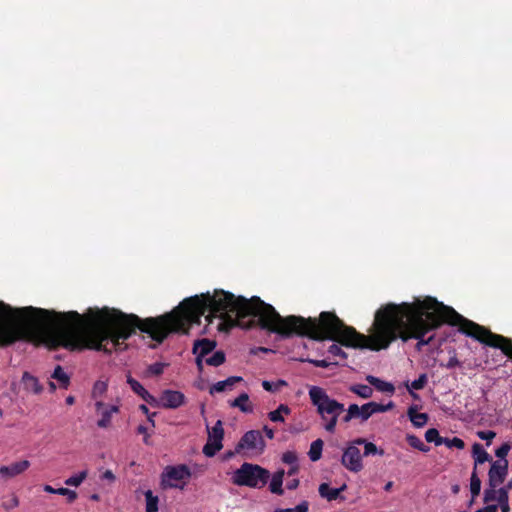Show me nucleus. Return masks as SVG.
Segmentation results:
<instances>
[{
	"mask_svg": "<svg viewBox=\"0 0 512 512\" xmlns=\"http://www.w3.org/2000/svg\"><path fill=\"white\" fill-rule=\"evenodd\" d=\"M44 491L47 492V493H51V494H57V489L56 488H53L52 486L50 485H45L44 486Z\"/></svg>",
	"mask_w": 512,
	"mask_h": 512,
	"instance_id": "obj_59",
	"label": "nucleus"
},
{
	"mask_svg": "<svg viewBox=\"0 0 512 512\" xmlns=\"http://www.w3.org/2000/svg\"><path fill=\"white\" fill-rule=\"evenodd\" d=\"M311 404L316 408L324 429L334 433L339 416L345 411L344 404L331 398L327 391L319 386H311L308 390Z\"/></svg>",
	"mask_w": 512,
	"mask_h": 512,
	"instance_id": "obj_3",
	"label": "nucleus"
},
{
	"mask_svg": "<svg viewBox=\"0 0 512 512\" xmlns=\"http://www.w3.org/2000/svg\"><path fill=\"white\" fill-rule=\"evenodd\" d=\"M95 408L96 412L101 415V418L97 421L99 428H108L111 424L112 415L119 412L117 405H106L102 401H97Z\"/></svg>",
	"mask_w": 512,
	"mask_h": 512,
	"instance_id": "obj_10",
	"label": "nucleus"
},
{
	"mask_svg": "<svg viewBox=\"0 0 512 512\" xmlns=\"http://www.w3.org/2000/svg\"><path fill=\"white\" fill-rule=\"evenodd\" d=\"M167 366L166 363L155 362L148 366L146 374L148 376H159L164 372V368Z\"/></svg>",
	"mask_w": 512,
	"mask_h": 512,
	"instance_id": "obj_36",
	"label": "nucleus"
},
{
	"mask_svg": "<svg viewBox=\"0 0 512 512\" xmlns=\"http://www.w3.org/2000/svg\"><path fill=\"white\" fill-rule=\"evenodd\" d=\"M185 403V395L180 391L164 390L161 394L160 401L157 406L166 409H177Z\"/></svg>",
	"mask_w": 512,
	"mask_h": 512,
	"instance_id": "obj_9",
	"label": "nucleus"
},
{
	"mask_svg": "<svg viewBox=\"0 0 512 512\" xmlns=\"http://www.w3.org/2000/svg\"><path fill=\"white\" fill-rule=\"evenodd\" d=\"M407 415L412 424L417 428L423 427L428 421V415L426 413H418L416 406L409 407Z\"/></svg>",
	"mask_w": 512,
	"mask_h": 512,
	"instance_id": "obj_19",
	"label": "nucleus"
},
{
	"mask_svg": "<svg viewBox=\"0 0 512 512\" xmlns=\"http://www.w3.org/2000/svg\"><path fill=\"white\" fill-rule=\"evenodd\" d=\"M107 390V384L102 381H97L93 386L92 396L94 398L101 396Z\"/></svg>",
	"mask_w": 512,
	"mask_h": 512,
	"instance_id": "obj_43",
	"label": "nucleus"
},
{
	"mask_svg": "<svg viewBox=\"0 0 512 512\" xmlns=\"http://www.w3.org/2000/svg\"><path fill=\"white\" fill-rule=\"evenodd\" d=\"M497 501L502 512H509V494L504 489H498Z\"/></svg>",
	"mask_w": 512,
	"mask_h": 512,
	"instance_id": "obj_34",
	"label": "nucleus"
},
{
	"mask_svg": "<svg viewBox=\"0 0 512 512\" xmlns=\"http://www.w3.org/2000/svg\"><path fill=\"white\" fill-rule=\"evenodd\" d=\"M205 358L196 356V366L199 372L203 371V361Z\"/></svg>",
	"mask_w": 512,
	"mask_h": 512,
	"instance_id": "obj_57",
	"label": "nucleus"
},
{
	"mask_svg": "<svg viewBox=\"0 0 512 512\" xmlns=\"http://www.w3.org/2000/svg\"><path fill=\"white\" fill-rule=\"evenodd\" d=\"M282 461L288 465L298 464V456L294 451H286L282 455Z\"/></svg>",
	"mask_w": 512,
	"mask_h": 512,
	"instance_id": "obj_41",
	"label": "nucleus"
},
{
	"mask_svg": "<svg viewBox=\"0 0 512 512\" xmlns=\"http://www.w3.org/2000/svg\"><path fill=\"white\" fill-rule=\"evenodd\" d=\"M481 490V480L477 476L476 470L472 472L471 478H470V491L472 494V497L475 498L480 494Z\"/></svg>",
	"mask_w": 512,
	"mask_h": 512,
	"instance_id": "obj_35",
	"label": "nucleus"
},
{
	"mask_svg": "<svg viewBox=\"0 0 512 512\" xmlns=\"http://www.w3.org/2000/svg\"><path fill=\"white\" fill-rule=\"evenodd\" d=\"M458 327V331L489 347L500 349L512 360V340L491 332L486 327L465 318L453 307L427 296L424 299L387 303L374 316L371 334L359 333L346 325L335 312L323 311L318 318L290 315L282 317L276 309L258 296L250 299L221 290V332L239 326L244 329L260 327L283 339L294 335L313 340H333L354 349L380 351L387 349L397 339L407 342L416 339L417 351L433 342L435 335H425L442 324Z\"/></svg>",
	"mask_w": 512,
	"mask_h": 512,
	"instance_id": "obj_1",
	"label": "nucleus"
},
{
	"mask_svg": "<svg viewBox=\"0 0 512 512\" xmlns=\"http://www.w3.org/2000/svg\"><path fill=\"white\" fill-rule=\"evenodd\" d=\"M366 380L369 382L370 385L374 386L378 391L390 393V394H393L395 391L393 384L383 381L375 376L369 375V376H367Z\"/></svg>",
	"mask_w": 512,
	"mask_h": 512,
	"instance_id": "obj_21",
	"label": "nucleus"
},
{
	"mask_svg": "<svg viewBox=\"0 0 512 512\" xmlns=\"http://www.w3.org/2000/svg\"><path fill=\"white\" fill-rule=\"evenodd\" d=\"M461 365H462V363L458 360L455 353L452 357H450V359L448 360V362L446 364H441L442 367H445L447 369L461 367Z\"/></svg>",
	"mask_w": 512,
	"mask_h": 512,
	"instance_id": "obj_47",
	"label": "nucleus"
},
{
	"mask_svg": "<svg viewBox=\"0 0 512 512\" xmlns=\"http://www.w3.org/2000/svg\"><path fill=\"white\" fill-rule=\"evenodd\" d=\"M350 391L364 399L370 398L373 394V389L365 384L353 385L350 387Z\"/></svg>",
	"mask_w": 512,
	"mask_h": 512,
	"instance_id": "obj_27",
	"label": "nucleus"
},
{
	"mask_svg": "<svg viewBox=\"0 0 512 512\" xmlns=\"http://www.w3.org/2000/svg\"><path fill=\"white\" fill-rule=\"evenodd\" d=\"M223 448V444H218L216 442H212L207 440L206 444L203 447V453L207 457H213Z\"/></svg>",
	"mask_w": 512,
	"mask_h": 512,
	"instance_id": "obj_32",
	"label": "nucleus"
},
{
	"mask_svg": "<svg viewBox=\"0 0 512 512\" xmlns=\"http://www.w3.org/2000/svg\"><path fill=\"white\" fill-rule=\"evenodd\" d=\"M88 472L87 470L81 471L80 473L73 475L65 480V484L67 486L78 487L82 484V482L87 478Z\"/></svg>",
	"mask_w": 512,
	"mask_h": 512,
	"instance_id": "obj_33",
	"label": "nucleus"
},
{
	"mask_svg": "<svg viewBox=\"0 0 512 512\" xmlns=\"http://www.w3.org/2000/svg\"><path fill=\"white\" fill-rule=\"evenodd\" d=\"M352 419H354V418H353V416L350 414V412H349V411H347V412H346V414L342 417V421H343L344 423H348V422H350Z\"/></svg>",
	"mask_w": 512,
	"mask_h": 512,
	"instance_id": "obj_60",
	"label": "nucleus"
},
{
	"mask_svg": "<svg viewBox=\"0 0 512 512\" xmlns=\"http://www.w3.org/2000/svg\"><path fill=\"white\" fill-rule=\"evenodd\" d=\"M477 436L481 440L487 441V446L490 445V442L496 437V433L492 430H486V431H478Z\"/></svg>",
	"mask_w": 512,
	"mask_h": 512,
	"instance_id": "obj_45",
	"label": "nucleus"
},
{
	"mask_svg": "<svg viewBox=\"0 0 512 512\" xmlns=\"http://www.w3.org/2000/svg\"><path fill=\"white\" fill-rule=\"evenodd\" d=\"M324 442L322 439H316L310 445V450L308 452L309 458L311 461H318L322 456Z\"/></svg>",
	"mask_w": 512,
	"mask_h": 512,
	"instance_id": "obj_26",
	"label": "nucleus"
},
{
	"mask_svg": "<svg viewBox=\"0 0 512 512\" xmlns=\"http://www.w3.org/2000/svg\"><path fill=\"white\" fill-rule=\"evenodd\" d=\"M22 382H23L25 390H27V391H31L35 394H39L43 390V387L39 383L38 379L28 372H24V374L22 376Z\"/></svg>",
	"mask_w": 512,
	"mask_h": 512,
	"instance_id": "obj_17",
	"label": "nucleus"
},
{
	"mask_svg": "<svg viewBox=\"0 0 512 512\" xmlns=\"http://www.w3.org/2000/svg\"><path fill=\"white\" fill-rule=\"evenodd\" d=\"M137 432L139 434H144L146 435L147 434V427L143 426V425H139L138 428H137Z\"/></svg>",
	"mask_w": 512,
	"mask_h": 512,
	"instance_id": "obj_63",
	"label": "nucleus"
},
{
	"mask_svg": "<svg viewBox=\"0 0 512 512\" xmlns=\"http://www.w3.org/2000/svg\"><path fill=\"white\" fill-rule=\"evenodd\" d=\"M508 474V461H492L491 467L488 473L489 486L497 487L502 484Z\"/></svg>",
	"mask_w": 512,
	"mask_h": 512,
	"instance_id": "obj_8",
	"label": "nucleus"
},
{
	"mask_svg": "<svg viewBox=\"0 0 512 512\" xmlns=\"http://www.w3.org/2000/svg\"><path fill=\"white\" fill-rule=\"evenodd\" d=\"M102 478L103 479H107L109 480L110 482H113L115 480V475L113 474V472L111 470H106L103 475H102Z\"/></svg>",
	"mask_w": 512,
	"mask_h": 512,
	"instance_id": "obj_56",
	"label": "nucleus"
},
{
	"mask_svg": "<svg viewBox=\"0 0 512 512\" xmlns=\"http://www.w3.org/2000/svg\"><path fill=\"white\" fill-rule=\"evenodd\" d=\"M287 385L286 381L284 380H278L277 382H270V381H267V380H264L262 382V387L264 390L268 391V392H276L278 391L281 387Z\"/></svg>",
	"mask_w": 512,
	"mask_h": 512,
	"instance_id": "obj_37",
	"label": "nucleus"
},
{
	"mask_svg": "<svg viewBox=\"0 0 512 512\" xmlns=\"http://www.w3.org/2000/svg\"><path fill=\"white\" fill-rule=\"evenodd\" d=\"M308 362L312 363L315 367L320 368H328L332 363L328 362L327 360H311L309 359Z\"/></svg>",
	"mask_w": 512,
	"mask_h": 512,
	"instance_id": "obj_50",
	"label": "nucleus"
},
{
	"mask_svg": "<svg viewBox=\"0 0 512 512\" xmlns=\"http://www.w3.org/2000/svg\"><path fill=\"white\" fill-rule=\"evenodd\" d=\"M136 329L151 337V317L141 319L116 309L56 312L33 306L13 308L0 301V347L16 341L45 344L51 350L91 349L112 353L125 349Z\"/></svg>",
	"mask_w": 512,
	"mask_h": 512,
	"instance_id": "obj_2",
	"label": "nucleus"
},
{
	"mask_svg": "<svg viewBox=\"0 0 512 512\" xmlns=\"http://www.w3.org/2000/svg\"><path fill=\"white\" fill-rule=\"evenodd\" d=\"M298 472H299V465L298 464L291 465L287 471V475L294 476V475L298 474Z\"/></svg>",
	"mask_w": 512,
	"mask_h": 512,
	"instance_id": "obj_55",
	"label": "nucleus"
},
{
	"mask_svg": "<svg viewBox=\"0 0 512 512\" xmlns=\"http://www.w3.org/2000/svg\"><path fill=\"white\" fill-rule=\"evenodd\" d=\"M394 406L393 402H389L386 405L379 404L376 402H368L362 405V421L368 420L375 413H382L389 411Z\"/></svg>",
	"mask_w": 512,
	"mask_h": 512,
	"instance_id": "obj_14",
	"label": "nucleus"
},
{
	"mask_svg": "<svg viewBox=\"0 0 512 512\" xmlns=\"http://www.w3.org/2000/svg\"><path fill=\"white\" fill-rule=\"evenodd\" d=\"M139 409H140L144 414H146V415L150 414V413H149V409H148V407H147L145 404H141V405L139 406Z\"/></svg>",
	"mask_w": 512,
	"mask_h": 512,
	"instance_id": "obj_64",
	"label": "nucleus"
},
{
	"mask_svg": "<svg viewBox=\"0 0 512 512\" xmlns=\"http://www.w3.org/2000/svg\"><path fill=\"white\" fill-rule=\"evenodd\" d=\"M263 431L265 432V435L269 439H273L274 438V431H273V429L269 428L268 426H264Z\"/></svg>",
	"mask_w": 512,
	"mask_h": 512,
	"instance_id": "obj_58",
	"label": "nucleus"
},
{
	"mask_svg": "<svg viewBox=\"0 0 512 512\" xmlns=\"http://www.w3.org/2000/svg\"><path fill=\"white\" fill-rule=\"evenodd\" d=\"M191 477L190 468L186 464L168 465L162 473V484L169 488H183Z\"/></svg>",
	"mask_w": 512,
	"mask_h": 512,
	"instance_id": "obj_5",
	"label": "nucleus"
},
{
	"mask_svg": "<svg viewBox=\"0 0 512 512\" xmlns=\"http://www.w3.org/2000/svg\"><path fill=\"white\" fill-rule=\"evenodd\" d=\"M249 396L247 393H241L233 402H231L232 407L239 408L244 413H252L253 406L248 403Z\"/></svg>",
	"mask_w": 512,
	"mask_h": 512,
	"instance_id": "obj_24",
	"label": "nucleus"
},
{
	"mask_svg": "<svg viewBox=\"0 0 512 512\" xmlns=\"http://www.w3.org/2000/svg\"><path fill=\"white\" fill-rule=\"evenodd\" d=\"M352 419H354V418H353V416L350 414V412H349V411H347V412H346V414L342 417V421H343L344 423H348V422H350Z\"/></svg>",
	"mask_w": 512,
	"mask_h": 512,
	"instance_id": "obj_61",
	"label": "nucleus"
},
{
	"mask_svg": "<svg viewBox=\"0 0 512 512\" xmlns=\"http://www.w3.org/2000/svg\"><path fill=\"white\" fill-rule=\"evenodd\" d=\"M299 486V480L298 479H292L291 481L287 482L286 487L289 490H294Z\"/></svg>",
	"mask_w": 512,
	"mask_h": 512,
	"instance_id": "obj_54",
	"label": "nucleus"
},
{
	"mask_svg": "<svg viewBox=\"0 0 512 512\" xmlns=\"http://www.w3.org/2000/svg\"><path fill=\"white\" fill-rule=\"evenodd\" d=\"M127 383L129 384L132 391L141 397L148 404L155 406L158 405V400L151 395L136 379L131 375L127 376Z\"/></svg>",
	"mask_w": 512,
	"mask_h": 512,
	"instance_id": "obj_11",
	"label": "nucleus"
},
{
	"mask_svg": "<svg viewBox=\"0 0 512 512\" xmlns=\"http://www.w3.org/2000/svg\"><path fill=\"white\" fill-rule=\"evenodd\" d=\"M425 439L429 443H434L436 446H440L444 442V438L440 436L439 432L435 428H430L425 433Z\"/></svg>",
	"mask_w": 512,
	"mask_h": 512,
	"instance_id": "obj_30",
	"label": "nucleus"
},
{
	"mask_svg": "<svg viewBox=\"0 0 512 512\" xmlns=\"http://www.w3.org/2000/svg\"><path fill=\"white\" fill-rule=\"evenodd\" d=\"M406 441L408 442V444L411 447H413L421 452H428L430 450V447L425 445L422 442V440L414 434H407Z\"/></svg>",
	"mask_w": 512,
	"mask_h": 512,
	"instance_id": "obj_28",
	"label": "nucleus"
},
{
	"mask_svg": "<svg viewBox=\"0 0 512 512\" xmlns=\"http://www.w3.org/2000/svg\"><path fill=\"white\" fill-rule=\"evenodd\" d=\"M242 380L243 379L240 376L228 377L227 379H225L223 381H219V382L213 384L210 387L209 393L211 395H213L214 393L224 392L225 390L230 389L235 383H238Z\"/></svg>",
	"mask_w": 512,
	"mask_h": 512,
	"instance_id": "obj_16",
	"label": "nucleus"
},
{
	"mask_svg": "<svg viewBox=\"0 0 512 512\" xmlns=\"http://www.w3.org/2000/svg\"><path fill=\"white\" fill-rule=\"evenodd\" d=\"M448 448H457V449H463L465 447V443L462 439L458 437H453L452 439L444 438V442Z\"/></svg>",
	"mask_w": 512,
	"mask_h": 512,
	"instance_id": "obj_39",
	"label": "nucleus"
},
{
	"mask_svg": "<svg viewBox=\"0 0 512 512\" xmlns=\"http://www.w3.org/2000/svg\"><path fill=\"white\" fill-rule=\"evenodd\" d=\"M346 489V485H342L340 488H331L328 483H322L319 486V494L322 498L328 501L337 500L340 497V493Z\"/></svg>",
	"mask_w": 512,
	"mask_h": 512,
	"instance_id": "obj_15",
	"label": "nucleus"
},
{
	"mask_svg": "<svg viewBox=\"0 0 512 512\" xmlns=\"http://www.w3.org/2000/svg\"><path fill=\"white\" fill-rule=\"evenodd\" d=\"M510 449L511 445L508 442L503 443L498 449H496L495 455L500 458L499 461H504V459H506Z\"/></svg>",
	"mask_w": 512,
	"mask_h": 512,
	"instance_id": "obj_42",
	"label": "nucleus"
},
{
	"mask_svg": "<svg viewBox=\"0 0 512 512\" xmlns=\"http://www.w3.org/2000/svg\"><path fill=\"white\" fill-rule=\"evenodd\" d=\"M208 429V439L209 441L216 442L218 444H222L224 438V429L221 420H218L212 428Z\"/></svg>",
	"mask_w": 512,
	"mask_h": 512,
	"instance_id": "obj_22",
	"label": "nucleus"
},
{
	"mask_svg": "<svg viewBox=\"0 0 512 512\" xmlns=\"http://www.w3.org/2000/svg\"><path fill=\"white\" fill-rule=\"evenodd\" d=\"M19 504V501L17 499V497L13 496L12 499L9 501V503H4V508L9 510V509H12V508H15L17 507Z\"/></svg>",
	"mask_w": 512,
	"mask_h": 512,
	"instance_id": "obj_51",
	"label": "nucleus"
},
{
	"mask_svg": "<svg viewBox=\"0 0 512 512\" xmlns=\"http://www.w3.org/2000/svg\"><path fill=\"white\" fill-rule=\"evenodd\" d=\"M270 472L258 464L244 462L232 476L233 484L249 488H263L269 481Z\"/></svg>",
	"mask_w": 512,
	"mask_h": 512,
	"instance_id": "obj_4",
	"label": "nucleus"
},
{
	"mask_svg": "<svg viewBox=\"0 0 512 512\" xmlns=\"http://www.w3.org/2000/svg\"><path fill=\"white\" fill-rule=\"evenodd\" d=\"M284 475H285V471L283 469L276 471L272 475L269 489L273 494L280 495V496L284 494V490L282 488Z\"/></svg>",
	"mask_w": 512,
	"mask_h": 512,
	"instance_id": "obj_18",
	"label": "nucleus"
},
{
	"mask_svg": "<svg viewBox=\"0 0 512 512\" xmlns=\"http://www.w3.org/2000/svg\"><path fill=\"white\" fill-rule=\"evenodd\" d=\"M51 378L58 381L59 386L61 388L66 389L70 384V377L60 365H57L55 367L54 372L51 375Z\"/></svg>",
	"mask_w": 512,
	"mask_h": 512,
	"instance_id": "obj_25",
	"label": "nucleus"
},
{
	"mask_svg": "<svg viewBox=\"0 0 512 512\" xmlns=\"http://www.w3.org/2000/svg\"><path fill=\"white\" fill-rule=\"evenodd\" d=\"M347 411L353 416V418H361L362 419V406L359 407L357 404L349 405Z\"/></svg>",
	"mask_w": 512,
	"mask_h": 512,
	"instance_id": "obj_48",
	"label": "nucleus"
},
{
	"mask_svg": "<svg viewBox=\"0 0 512 512\" xmlns=\"http://www.w3.org/2000/svg\"><path fill=\"white\" fill-rule=\"evenodd\" d=\"M354 443L357 445H364V456H372V455H384V450L379 449L374 443L368 442L364 438H357L354 440Z\"/></svg>",
	"mask_w": 512,
	"mask_h": 512,
	"instance_id": "obj_23",
	"label": "nucleus"
},
{
	"mask_svg": "<svg viewBox=\"0 0 512 512\" xmlns=\"http://www.w3.org/2000/svg\"><path fill=\"white\" fill-rule=\"evenodd\" d=\"M473 458L475 466L483 464L485 462H492L491 456L484 450L483 446L479 443H475L472 447ZM476 470V467H474Z\"/></svg>",
	"mask_w": 512,
	"mask_h": 512,
	"instance_id": "obj_20",
	"label": "nucleus"
},
{
	"mask_svg": "<svg viewBox=\"0 0 512 512\" xmlns=\"http://www.w3.org/2000/svg\"><path fill=\"white\" fill-rule=\"evenodd\" d=\"M294 512H308V503L306 501L298 504L294 508Z\"/></svg>",
	"mask_w": 512,
	"mask_h": 512,
	"instance_id": "obj_52",
	"label": "nucleus"
},
{
	"mask_svg": "<svg viewBox=\"0 0 512 512\" xmlns=\"http://www.w3.org/2000/svg\"><path fill=\"white\" fill-rule=\"evenodd\" d=\"M266 444L259 430L247 431L239 440L235 447L236 453L242 450H257L263 452Z\"/></svg>",
	"mask_w": 512,
	"mask_h": 512,
	"instance_id": "obj_7",
	"label": "nucleus"
},
{
	"mask_svg": "<svg viewBox=\"0 0 512 512\" xmlns=\"http://www.w3.org/2000/svg\"><path fill=\"white\" fill-rule=\"evenodd\" d=\"M226 360L225 353L221 350L216 351L212 356L205 358V363L209 366L218 367Z\"/></svg>",
	"mask_w": 512,
	"mask_h": 512,
	"instance_id": "obj_29",
	"label": "nucleus"
},
{
	"mask_svg": "<svg viewBox=\"0 0 512 512\" xmlns=\"http://www.w3.org/2000/svg\"><path fill=\"white\" fill-rule=\"evenodd\" d=\"M57 494L66 496L68 503H73L78 497L75 491L70 490L68 488H57Z\"/></svg>",
	"mask_w": 512,
	"mask_h": 512,
	"instance_id": "obj_40",
	"label": "nucleus"
},
{
	"mask_svg": "<svg viewBox=\"0 0 512 512\" xmlns=\"http://www.w3.org/2000/svg\"><path fill=\"white\" fill-rule=\"evenodd\" d=\"M268 417L272 422H284V417L277 409L269 412Z\"/></svg>",
	"mask_w": 512,
	"mask_h": 512,
	"instance_id": "obj_49",
	"label": "nucleus"
},
{
	"mask_svg": "<svg viewBox=\"0 0 512 512\" xmlns=\"http://www.w3.org/2000/svg\"><path fill=\"white\" fill-rule=\"evenodd\" d=\"M497 496H498V490H496V487L489 486V488L486 489L484 492V502L488 503V502L496 501Z\"/></svg>",
	"mask_w": 512,
	"mask_h": 512,
	"instance_id": "obj_44",
	"label": "nucleus"
},
{
	"mask_svg": "<svg viewBox=\"0 0 512 512\" xmlns=\"http://www.w3.org/2000/svg\"><path fill=\"white\" fill-rule=\"evenodd\" d=\"M217 343L214 340L208 338L198 339L194 342L192 353L195 356L206 358L216 347Z\"/></svg>",
	"mask_w": 512,
	"mask_h": 512,
	"instance_id": "obj_13",
	"label": "nucleus"
},
{
	"mask_svg": "<svg viewBox=\"0 0 512 512\" xmlns=\"http://www.w3.org/2000/svg\"><path fill=\"white\" fill-rule=\"evenodd\" d=\"M146 498V512H157L158 511V497L153 496L151 490L145 492Z\"/></svg>",
	"mask_w": 512,
	"mask_h": 512,
	"instance_id": "obj_31",
	"label": "nucleus"
},
{
	"mask_svg": "<svg viewBox=\"0 0 512 512\" xmlns=\"http://www.w3.org/2000/svg\"><path fill=\"white\" fill-rule=\"evenodd\" d=\"M29 466L30 462L28 460L14 462L8 466H1L0 475L3 478H13L26 471L29 468Z\"/></svg>",
	"mask_w": 512,
	"mask_h": 512,
	"instance_id": "obj_12",
	"label": "nucleus"
},
{
	"mask_svg": "<svg viewBox=\"0 0 512 512\" xmlns=\"http://www.w3.org/2000/svg\"><path fill=\"white\" fill-rule=\"evenodd\" d=\"M328 352L332 355V356H337V357H341L342 359H346L347 358V353L344 352L342 350V348L337 345V344H332L329 349H328Z\"/></svg>",
	"mask_w": 512,
	"mask_h": 512,
	"instance_id": "obj_46",
	"label": "nucleus"
},
{
	"mask_svg": "<svg viewBox=\"0 0 512 512\" xmlns=\"http://www.w3.org/2000/svg\"><path fill=\"white\" fill-rule=\"evenodd\" d=\"M341 464L350 472L358 473L363 469L362 455L354 440L344 449Z\"/></svg>",
	"mask_w": 512,
	"mask_h": 512,
	"instance_id": "obj_6",
	"label": "nucleus"
},
{
	"mask_svg": "<svg viewBox=\"0 0 512 512\" xmlns=\"http://www.w3.org/2000/svg\"><path fill=\"white\" fill-rule=\"evenodd\" d=\"M427 381V375L423 373L417 379L412 381L410 385L407 384V387L414 390H421L426 386Z\"/></svg>",
	"mask_w": 512,
	"mask_h": 512,
	"instance_id": "obj_38",
	"label": "nucleus"
},
{
	"mask_svg": "<svg viewBox=\"0 0 512 512\" xmlns=\"http://www.w3.org/2000/svg\"><path fill=\"white\" fill-rule=\"evenodd\" d=\"M277 411H279L282 416H283V414L289 415L291 413V409L286 404H280L277 408Z\"/></svg>",
	"mask_w": 512,
	"mask_h": 512,
	"instance_id": "obj_53",
	"label": "nucleus"
},
{
	"mask_svg": "<svg viewBox=\"0 0 512 512\" xmlns=\"http://www.w3.org/2000/svg\"><path fill=\"white\" fill-rule=\"evenodd\" d=\"M500 489H504L505 492L509 494V491L512 489V479L508 481V483L504 487H501Z\"/></svg>",
	"mask_w": 512,
	"mask_h": 512,
	"instance_id": "obj_62",
	"label": "nucleus"
}]
</instances>
